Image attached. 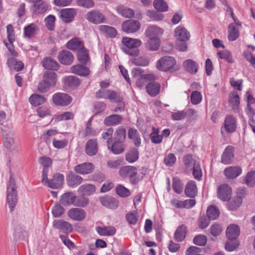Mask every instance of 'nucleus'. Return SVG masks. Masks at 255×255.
Returning a JSON list of instances; mask_svg holds the SVG:
<instances>
[{"label": "nucleus", "mask_w": 255, "mask_h": 255, "mask_svg": "<svg viewBox=\"0 0 255 255\" xmlns=\"http://www.w3.org/2000/svg\"><path fill=\"white\" fill-rule=\"evenodd\" d=\"M43 80L53 87L57 82V75L53 71H46L43 74Z\"/></svg>", "instance_id": "473e14b6"}, {"label": "nucleus", "mask_w": 255, "mask_h": 255, "mask_svg": "<svg viewBox=\"0 0 255 255\" xmlns=\"http://www.w3.org/2000/svg\"><path fill=\"white\" fill-rule=\"evenodd\" d=\"M58 60L62 64L70 65L74 60L73 54L66 50L61 51L58 54Z\"/></svg>", "instance_id": "dca6fc26"}, {"label": "nucleus", "mask_w": 255, "mask_h": 255, "mask_svg": "<svg viewBox=\"0 0 255 255\" xmlns=\"http://www.w3.org/2000/svg\"><path fill=\"white\" fill-rule=\"evenodd\" d=\"M138 150L136 148H133L126 154V159L128 162H134L138 159Z\"/></svg>", "instance_id": "09e8293b"}, {"label": "nucleus", "mask_w": 255, "mask_h": 255, "mask_svg": "<svg viewBox=\"0 0 255 255\" xmlns=\"http://www.w3.org/2000/svg\"><path fill=\"white\" fill-rule=\"evenodd\" d=\"M78 191L84 196H90L95 193L96 187L93 184H84L79 187Z\"/></svg>", "instance_id": "f704fd0d"}, {"label": "nucleus", "mask_w": 255, "mask_h": 255, "mask_svg": "<svg viewBox=\"0 0 255 255\" xmlns=\"http://www.w3.org/2000/svg\"><path fill=\"white\" fill-rule=\"evenodd\" d=\"M242 203V198L237 197L233 198L228 203V207L230 210H235L238 208Z\"/></svg>", "instance_id": "864d4df0"}, {"label": "nucleus", "mask_w": 255, "mask_h": 255, "mask_svg": "<svg viewBox=\"0 0 255 255\" xmlns=\"http://www.w3.org/2000/svg\"><path fill=\"white\" fill-rule=\"evenodd\" d=\"M131 61L133 64L137 66H146L149 64L148 58L143 56L133 58Z\"/></svg>", "instance_id": "6e6d98bb"}, {"label": "nucleus", "mask_w": 255, "mask_h": 255, "mask_svg": "<svg viewBox=\"0 0 255 255\" xmlns=\"http://www.w3.org/2000/svg\"><path fill=\"white\" fill-rule=\"evenodd\" d=\"M53 226L63 231L66 233H70L73 231L71 225L68 222L63 220H55L53 222Z\"/></svg>", "instance_id": "4be33fe9"}, {"label": "nucleus", "mask_w": 255, "mask_h": 255, "mask_svg": "<svg viewBox=\"0 0 255 255\" xmlns=\"http://www.w3.org/2000/svg\"><path fill=\"white\" fill-rule=\"evenodd\" d=\"M172 187L176 193L180 194L183 190V185L180 180L177 178H174L173 179Z\"/></svg>", "instance_id": "e2e57ef3"}, {"label": "nucleus", "mask_w": 255, "mask_h": 255, "mask_svg": "<svg viewBox=\"0 0 255 255\" xmlns=\"http://www.w3.org/2000/svg\"><path fill=\"white\" fill-rule=\"evenodd\" d=\"M86 215L83 209L78 208H72L67 213L68 216L71 219L76 221H83L85 218Z\"/></svg>", "instance_id": "9d476101"}, {"label": "nucleus", "mask_w": 255, "mask_h": 255, "mask_svg": "<svg viewBox=\"0 0 255 255\" xmlns=\"http://www.w3.org/2000/svg\"><path fill=\"white\" fill-rule=\"evenodd\" d=\"M146 15L153 20L159 21L163 19V14L155 12L153 10H147Z\"/></svg>", "instance_id": "0e129e2a"}, {"label": "nucleus", "mask_w": 255, "mask_h": 255, "mask_svg": "<svg viewBox=\"0 0 255 255\" xmlns=\"http://www.w3.org/2000/svg\"><path fill=\"white\" fill-rule=\"evenodd\" d=\"M116 190L117 194L122 197H128L130 194L129 190L122 185H118Z\"/></svg>", "instance_id": "bf43d9fd"}, {"label": "nucleus", "mask_w": 255, "mask_h": 255, "mask_svg": "<svg viewBox=\"0 0 255 255\" xmlns=\"http://www.w3.org/2000/svg\"><path fill=\"white\" fill-rule=\"evenodd\" d=\"M96 231L100 236H110L115 234L116 230L113 226H98L96 228Z\"/></svg>", "instance_id": "c756f323"}, {"label": "nucleus", "mask_w": 255, "mask_h": 255, "mask_svg": "<svg viewBox=\"0 0 255 255\" xmlns=\"http://www.w3.org/2000/svg\"><path fill=\"white\" fill-rule=\"evenodd\" d=\"M94 169V165L90 162H85L79 164L74 167V170L80 174H87L92 173Z\"/></svg>", "instance_id": "f3484780"}, {"label": "nucleus", "mask_w": 255, "mask_h": 255, "mask_svg": "<svg viewBox=\"0 0 255 255\" xmlns=\"http://www.w3.org/2000/svg\"><path fill=\"white\" fill-rule=\"evenodd\" d=\"M220 215V211L215 206H209L207 210V215L209 219H216Z\"/></svg>", "instance_id": "3c124183"}, {"label": "nucleus", "mask_w": 255, "mask_h": 255, "mask_svg": "<svg viewBox=\"0 0 255 255\" xmlns=\"http://www.w3.org/2000/svg\"><path fill=\"white\" fill-rule=\"evenodd\" d=\"M174 36L176 40L187 41L189 40L190 34L185 27L179 26L174 30Z\"/></svg>", "instance_id": "4468645a"}, {"label": "nucleus", "mask_w": 255, "mask_h": 255, "mask_svg": "<svg viewBox=\"0 0 255 255\" xmlns=\"http://www.w3.org/2000/svg\"><path fill=\"white\" fill-rule=\"evenodd\" d=\"M246 184L250 187H252L255 184V171H251L247 174Z\"/></svg>", "instance_id": "774afa93"}, {"label": "nucleus", "mask_w": 255, "mask_h": 255, "mask_svg": "<svg viewBox=\"0 0 255 255\" xmlns=\"http://www.w3.org/2000/svg\"><path fill=\"white\" fill-rule=\"evenodd\" d=\"M232 189L227 184L221 185L218 190V196L223 201L229 200L231 198Z\"/></svg>", "instance_id": "2eb2a0df"}, {"label": "nucleus", "mask_w": 255, "mask_h": 255, "mask_svg": "<svg viewBox=\"0 0 255 255\" xmlns=\"http://www.w3.org/2000/svg\"><path fill=\"white\" fill-rule=\"evenodd\" d=\"M147 93L151 97H155L159 93L160 85L159 83L155 82H149L146 86Z\"/></svg>", "instance_id": "393cba45"}, {"label": "nucleus", "mask_w": 255, "mask_h": 255, "mask_svg": "<svg viewBox=\"0 0 255 255\" xmlns=\"http://www.w3.org/2000/svg\"><path fill=\"white\" fill-rule=\"evenodd\" d=\"M64 87L68 90H73L78 87L80 84V79L75 76H69L63 79Z\"/></svg>", "instance_id": "9b49d317"}, {"label": "nucleus", "mask_w": 255, "mask_h": 255, "mask_svg": "<svg viewBox=\"0 0 255 255\" xmlns=\"http://www.w3.org/2000/svg\"><path fill=\"white\" fill-rule=\"evenodd\" d=\"M89 204V199L83 196H76L74 206L84 207Z\"/></svg>", "instance_id": "4d7b16f0"}, {"label": "nucleus", "mask_w": 255, "mask_h": 255, "mask_svg": "<svg viewBox=\"0 0 255 255\" xmlns=\"http://www.w3.org/2000/svg\"><path fill=\"white\" fill-rule=\"evenodd\" d=\"M183 162L187 171H191L192 167L197 164L191 154L185 155L183 158Z\"/></svg>", "instance_id": "37998d69"}, {"label": "nucleus", "mask_w": 255, "mask_h": 255, "mask_svg": "<svg viewBox=\"0 0 255 255\" xmlns=\"http://www.w3.org/2000/svg\"><path fill=\"white\" fill-rule=\"evenodd\" d=\"M137 168L133 166H126L122 167L119 170V174L123 178H129L130 182L132 184H136L140 179L136 176Z\"/></svg>", "instance_id": "39448f33"}, {"label": "nucleus", "mask_w": 255, "mask_h": 255, "mask_svg": "<svg viewBox=\"0 0 255 255\" xmlns=\"http://www.w3.org/2000/svg\"><path fill=\"white\" fill-rule=\"evenodd\" d=\"M239 36V29L236 28L234 23H230L228 27V39L230 41H234Z\"/></svg>", "instance_id": "c03bdc74"}, {"label": "nucleus", "mask_w": 255, "mask_h": 255, "mask_svg": "<svg viewBox=\"0 0 255 255\" xmlns=\"http://www.w3.org/2000/svg\"><path fill=\"white\" fill-rule=\"evenodd\" d=\"M240 233L239 227L233 224L229 226L226 230V236L229 240H235Z\"/></svg>", "instance_id": "412c9836"}, {"label": "nucleus", "mask_w": 255, "mask_h": 255, "mask_svg": "<svg viewBox=\"0 0 255 255\" xmlns=\"http://www.w3.org/2000/svg\"><path fill=\"white\" fill-rule=\"evenodd\" d=\"M149 39L145 44L146 49L150 51L157 50L160 45V41L158 37H149Z\"/></svg>", "instance_id": "c9c22d12"}, {"label": "nucleus", "mask_w": 255, "mask_h": 255, "mask_svg": "<svg viewBox=\"0 0 255 255\" xmlns=\"http://www.w3.org/2000/svg\"><path fill=\"white\" fill-rule=\"evenodd\" d=\"M114 132V129L112 128H109L106 131L104 132L102 134V138L105 139H107V145L110 148V144L112 142V135Z\"/></svg>", "instance_id": "052dcab7"}, {"label": "nucleus", "mask_w": 255, "mask_h": 255, "mask_svg": "<svg viewBox=\"0 0 255 255\" xmlns=\"http://www.w3.org/2000/svg\"><path fill=\"white\" fill-rule=\"evenodd\" d=\"M100 201L104 206L111 209H115L118 207V201L111 196L101 197Z\"/></svg>", "instance_id": "aec40b11"}, {"label": "nucleus", "mask_w": 255, "mask_h": 255, "mask_svg": "<svg viewBox=\"0 0 255 255\" xmlns=\"http://www.w3.org/2000/svg\"><path fill=\"white\" fill-rule=\"evenodd\" d=\"M86 18L89 22L94 24H100L104 22L106 20L104 15L97 10H93L88 12L86 14Z\"/></svg>", "instance_id": "6e6552de"}, {"label": "nucleus", "mask_w": 255, "mask_h": 255, "mask_svg": "<svg viewBox=\"0 0 255 255\" xmlns=\"http://www.w3.org/2000/svg\"><path fill=\"white\" fill-rule=\"evenodd\" d=\"M242 169L238 166H230L227 168L224 171L225 175L229 179H234L239 176Z\"/></svg>", "instance_id": "b1692460"}, {"label": "nucleus", "mask_w": 255, "mask_h": 255, "mask_svg": "<svg viewBox=\"0 0 255 255\" xmlns=\"http://www.w3.org/2000/svg\"><path fill=\"white\" fill-rule=\"evenodd\" d=\"M123 30L128 33H134L140 28V22L135 20L129 19L124 21L122 24Z\"/></svg>", "instance_id": "0eeeda50"}, {"label": "nucleus", "mask_w": 255, "mask_h": 255, "mask_svg": "<svg viewBox=\"0 0 255 255\" xmlns=\"http://www.w3.org/2000/svg\"><path fill=\"white\" fill-rule=\"evenodd\" d=\"M176 63L174 57L164 56L157 61L156 67L161 71L172 72L177 70L175 68Z\"/></svg>", "instance_id": "f03ea898"}, {"label": "nucleus", "mask_w": 255, "mask_h": 255, "mask_svg": "<svg viewBox=\"0 0 255 255\" xmlns=\"http://www.w3.org/2000/svg\"><path fill=\"white\" fill-rule=\"evenodd\" d=\"M63 181L64 176L63 174H55L54 175L53 179L50 180H49L45 186H47L52 189L58 188L62 185Z\"/></svg>", "instance_id": "a211bd4d"}, {"label": "nucleus", "mask_w": 255, "mask_h": 255, "mask_svg": "<svg viewBox=\"0 0 255 255\" xmlns=\"http://www.w3.org/2000/svg\"><path fill=\"white\" fill-rule=\"evenodd\" d=\"M83 46V42L78 38H74L70 40L66 44V47L72 50H75Z\"/></svg>", "instance_id": "49530a36"}, {"label": "nucleus", "mask_w": 255, "mask_h": 255, "mask_svg": "<svg viewBox=\"0 0 255 255\" xmlns=\"http://www.w3.org/2000/svg\"><path fill=\"white\" fill-rule=\"evenodd\" d=\"M123 142L115 141L111 147V150L114 154H120L124 151Z\"/></svg>", "instance_id": "680f3d73"}, {"label": "nucleus", "mask_w": 255, "mask_h": 255, "mask_svg": "<svg viewBox=\"0 0 255 255\" xmlns=\"http://www.w3.org/2000/svg\"><path fill=\"white\" fill-rule=\"evenodd\" d=\"M77 58L79 61L83 64H87V62L89 61L90 59L89 51L87 49L84 47V46L79 48L78 51Z\"/></svg>", "instance_id": "e433bc0d"}, {"label": "nucleus", "mask_w": 255, "mask_h": 255, "mask_svg": "<svg viewBox=\"0 0 255 255\" xmlns=\"http://www.w3.org/2000/svg\"><path fill=\"white\" fill-rule=\"evenodd\" d=\"M122 42L126 47L125 52L127 54L133 56L138 55V47L141 44V41L139 39L124 37L122 38Z\"/></svg>", "instance_id": "f257e3e1"}, {"label": "nucleus", "mask_w": 255, "mask_h": 255, "mask_svg": "<svg viewBox=\"0 0 255 255\" xmlns=\"http://www.w3.org/2000/svg\"><path fill=\"white\" fill-rule=\"evenodd\" d=\"M154 80V76L151 74H145V76H142L138 78L136 82V85L139 88H142L145 84V80Z\"/></svg>", "instance_id": "5fc2aeb1"}, {"label": "nucleus", "mask_w": 255, "mask_h": 255, "mask_svg": "<svg viewBox=\"0 0 255 255\" xmlns=\"http://www.w3.org/2000/svg\"><path fill=\"white\" fill-rule=\"evenodd\" d=\"M99 29L102 32L106 35V36L110 38L115 37L117 34L116 29L113 27L102 25L100 26Z\"/></svg>", "instance_id": "ea45409f"}, {"label": "nucleus", "mask_w": 255, "mask_h": 255, "mask_svg": "<svg viewBox=\"0 0 255 255\" xmlns=\"http://www.w3.org/2000/svg\"><path fill=\"white\" fill-rule=\"evenodd\" d=\"M70 70L72 73L79 76H86L90 74L89 69L80 64L72 66Z\"/></svg>", "instance_id": "7c9ffc66"}, {"label": "nucleus", "mask_w": 255, "mask_h": 255, "mask_svg": "<svg viewBox=\"0 0 255 255\" xmlns=\"http://www.w3.org/2000/svg\"><path fill=\"white\" fill-rule=\"evenodd\" d=\"M42 64L44 68L46 69L57 70L59 68L58 63L51 58H45L42 61Z\"/></svg>", "instance_id": "58836bf2"}, {"label": "nucleus", "mask_w": 255, "mask_h": 255, "mask_svg": "<svg viewBox=\"0 0 255 255\" xmlns=\"http://www.w3.org/2000/svg\"><path fill=\"white\" fill-rule=\"evenodd\" d=\"M52 100L57 106H66L72 102V98L67 94L58 93L53 95Z\"/></svg>", "instance_id": "423d86ee"}, {"label": "nucleus", "mask_w": 255, "mask_h": 255, "mask_svg": "<svg viewBox=\"0 0 255 255\" xmlns=\"http://www.w3.org/2000/svg\"><path fill=\"white\" fill-rule=\"evenodd\" d=\"M83 178L79 175L71 172L67 177V184L69 186L74 187L80 184Z\"/></svg>", "instance_id": "5701e85b"}, {"label": "nucleus", "mask_w": 255, "mask_h": 255, "mask_svg": "<svg viewBox=\"0 0 255 255\" xmlns=\"http://www.w3.org/2000/svg\"><path fill=\"white\" fill-rule=\"evenodd\" d=\"M7 64L10 69H13L17 71L21 70L24 67V64L21 61H17L14 58H8Z\"/></svg>", "instance_id": "a19ab883"}, {"label": "nucleus", "mask_w": 255, "mask_h": 255, "mask_svg": "<svg viewBox=\"0 0 255 255\" xmlns=\"http://www.w3.org/2000/svg\"><path fill=\"white\" fill-rule=\"evenodd\" d=\"M38 29V27L36 24L33 23H31L24 27V35L30 38L36 34Z\"/></svg>", "instance_id": "79ce46f5"}, {"label": "nucleus", "mask_w": 255, "mask_h": 255, "mask_svg": "<svg viewBox=\"0 0 255 255\" xmlns=\"http://www.w3.org/2000/svg\"><path fill=\"white\" fill-rule=\"evenodd\" d=\"M123 121V117L119 115L113 114L106 117L104 120V124L107 126L117 125Z\"/></svg>", "instance_id": "bb28decb"}, {"label": "nucleus", "mask_w": 255, "mask_h": 255, "mask_svg": "<svg viewBox=\"0 0 255 255\" xmlns=\"http://www.w3.org/2000/svg\"><path fill=\"white\" fill-rule=\"evenodd\" d=\"M237 126L236 119L231 115H228L225 118L224 126L222 128V132L223 133V128H224L227 133H233L236 130Z\"/></svg>", "instance_id": "1a4fd4ad"}, {"label": "nucleus", "mask_w": 255, "mask_h": 255, "mask_svg": "<svg viewBox=\"0 0 255 255\" xmlns=\"http://www.w3.org/2000/svg\"><path fill=\"white\" fill-rule=\"evenodd\" d=\"M46 101V98L42 95L33 94L29 98V102L34 106H38L43 104Z\"/></svg>", "instance_id": "de8ad7c7"}, {"label": "nucleus", "mask_w": 255, "mask_h": 255, "mask_svg": "<svg viewBox=\"0 0 255 255\" xmlns=\"http://www.w3.org/2000/svg\"><path fill=\"white\" fill-rule=\"evenodd\" d=\"M197 193V188L196 183L194 181H190L187 183L185 189V194L189 197L194 198Z\"/></svg>", "instance_id": "a878e982"}, {"label": "nucleus", "mask_w": 255, "mask_h": 255, "mask_svg": "<svg viewBox=\"0 0 255 255\" xmlns=\"http://www.w3.org/2000/svg\"><path fill=\"white\" fill-rule=\"evenodd\" d=\"M117 11L119 14L125 17L131 18L133 17L134 14V11L132 9L123 6H118Z\"/></svg>", "instance_id": "8fccbe9b"}, {"label": "nucleus", "mask_w": 255, "mask_h": 255, "mask_svg": "<svg viewBox=\"0 0 255 255\" xmlns=\"http://www.w3.org/2000/svg\"><path fill=\"white\" fill-rule=\"evenodd\" d=\"M234 148L232 146H228L222 155L221 161L223 163L228 164L232 163L234 158Z\"/></svg>", "instance_id": "6ab92c4d"}, {"label": "nucleus", "mask_w": 255, "mask_h": 255, "mask_svg": "<svg viewBox=\"0 0 255 255\" xmlns=\"http://www.w3.org/2000/svg\"><path fill=\"white\" fill-rule=\"evenodd\" d=\"M48 5L45 1L33 4L31 10L36 14H42L45 12L48 9Z\"/></svg>", "instance_id": "c85d7f7f"}, {"label": "nucleus", "mask_w": 255, "mask_h": 255, "mask_svg": "<svg viewBox=\"0 0 255 255\" xmlns=\"http://www.w3.org/2000/svg\"><path fill=\"white\" fill-rule=\"evenodd\" d=\"M98 151V141L97 139L92 138L89 139L85 145V152L90 156L95 155Z\"/></svg>", "instance_id": "ddd939ff"}, {"label": "nucleus", "mask_w": 255, "mask_h": 255, "mask_svg": "<svg viewBox=\"0 0 255 255\" xmlns=\"http://www.w3.org/2000/svg\"><path fill=\"white\" fill-rule=\"evenodd\" d=\"M75 196L72 192H67L63 194L60 202L64 206H70L74 205Z\"/></svg>", "instance_id": "72a5a7b5"}, {"label": "nucleus", "mask_w": 255, "mask_h": 255, "mask_svg": "<svg viewBox=\"0 0 255 255\" xmlns=\"http://www.w3.org/2000/svg\"><path fill=\"white\" fill-rule=\"evenodd\" d=\"M229 103L234 110L238 109L240 104V98L237 91H234L230 93Z\"/></svg>", "instance_id": "a18cd8bd"}, {"label": "nucleus", "mask_w": 255, "mask_h": 255, "mask_svg": "<svg viewBox=\"0 0 255 255\" xmlns=\"http://www.w3.org/2000/svg\"><path fill=\"white\" fill-rule=\"evenodd\" d=\"M163 31L156 25H151L146 29L145 34L148 37H154L156 35L162 34Z\"/></svg>", "instance_id": "4c0bfd02"}, {"label": "nucleus", "mask_w": 255, "mask_h": 255, "mask_svg": "<svg viewBox=\"0 0 255 255\" xmlns=\"http://www.w3.org/2000/svg\"><path fill=\"white\" fill-rule=\"evenodd\" d=\"M184 68L188 72L195 74L198 71V65L197 63L191 59L185 60L183 63Z\"/></svg>", "instance_id": "cd10ccee"}, {"label": "nucleus", "mask_w": 255, "mask_h": 255, "mask_svg": "<svg viewBox=\"0 0 255 255\" xmlns=\"http://www.w3.org/2000/svg\"><path fill=\"white\" fill-rule=\"evenodd\" d=\"M64 212V209L61 205V204L59 203H57L53 207L52 213L53 216L55 217H59L61 216Z\"/></svg>", "instance_id": "69168bd1"}, {"label": "nucleus", "mask_w": 255, "mask_h": 255, "mask_svg": "<svg viewBox=\"0 0 255 255\" xmlns=\"http://www.w3.org/2000/svg\"><path fill=\"white\" fill-rule=\"evenodd\" d=\"M7 201L11 211H12L17 202V191L15 180L10 177L7 187Z\"/></svg>", "instance_id": "7ed1b4c3"}, {"label": "nucleus", "mask_w": 255, "mask_h": 255, "mask_svg": "<svg viewBox=\"0 0 255 255\" xmlns=\"http://www.w3.org/2000/svg\"><path fill=\"white\" fill-rule=\"evenodd\" d=\"M154 8L159 11H166L168 9L167 3L163 0H155L153 2Z\"/></svg>", "instance_id": "13d9d810"}, {"label": "nucleus", "mask_w": 255, "mask_h": 255, "mask_svg": "<svg viewBox=\"0 0 255 255\" xmlns=\"http://www.w3.org/2000/svg\"><path fill=\"white\" fill-rule=\"evenodd\" d=\"M126 138V130L122 127H119L114 134L115 141L123 142Z\"/></svg>", "instance_id": "603ef678"}, {"label": "nucleus", "mask_w": 255, "mask_h": 255, "mask_svg": "<svg viewBox=\"0 0 255 255\" xmlns=\"http://www.w3.org/2000/svg\"><path fill=\"white\" fill-rule=\"evenodd\" d=\"M108 99L114 103H119L123 100V98L118 93L112 90L109 91Z\"/></svg>", "instance_id": "338daca9"}, {"label": "nucleus", "mask_w": 255, "mask_h": 255, "mask_svg": "<svg viewBox=\"0 0 255 255\" xmlns=\"http://www.w3.org/2000/svg\"><path fill=\"white\" fill-rule=\"evenodd\" d=\"M3 145L10 152L15 149L14 134L12 130L6 127L1 128Z\"/></svg>", "instance_id": "20e7f679"}, {"label": "nucleus", "mask_w": 255, "mask_h": 255, "mask_svg": "<svg viewBox=\"0 0 255 255\" xmlns=\"http://www.w3.org/2000/svg\"><path fill=\"white\" fill-rule=\"evenodd\" d=\"M187 227L182 225L179 226L174 233V238L177 242H182L185 238L187 234Z\"/></svg>", "instance_id": "2f4dec72"}, {"label": "nucleus", "mask_w": 255, "mask_h": 255, "mask_svg": "<svg viewBox=\"0 0 255 255\" xmlns=\"http://www.w3.org/2000/svg\"><path fill=\"white\" fill-rule=\"evenodd\" d=\"M59 13L60 17L63 21L69 23L73 21L77 11L75 8H64L60 10Z\"/></svg>", "instance_id": "f8f14e48"}]
</instances>
